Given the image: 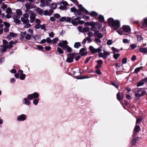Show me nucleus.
<instances>
[{
  "instance_id": "obj_1",
  "label": "nucleus",
  "mask_w": 147,
  "mask_h": 147,
  "mask_svg": "<svg viewBox=\"0 0 147 147\" xmlns=\"http://www.w3.org/2000/svg\"><path fill=\"white\" fill-rule=\"evenodd\" d=\"M3 44L2 47L0 49V51L5 52L6 51L7 49H11L13 46V44H16L17 43V41H11L9 43L6 40H3Z\"/></svg>"
},
{
  "instance_id": "obj_2",
  "label": "nucleus",
  "mask_w": 147,
  "mask_h": 147,
  "mask_svg": "<svg viewBox=\"0 0 147 147\" xmlns=\"http://www.w3.org/2000/svg\"><path fill=\"white\" fill-rule=\"evenodd\" d=\"M108 24L114 30L118 28L120 26V22L118 20H114L112 18L108 19Z\"/></svg>"
},
{
  "instance_id": "obj_3",
  "label": "nucleus",
  "mask_w": 147,
  "mask_h": 147,
  "mask_svg": "<svg viewBox=\"0 0 147 147\" xmlns=\"http://www.w3.org/2000/svg\"><path fill=\"white\" fill-rule=\"evenodd\" d=\"M131 29L128 25H124L118 31V33L120 35H126L130 33Z\"/></svg>"
},
{
  "instance_id": "obj_4",
  "label": "nucleus",
  "mask_w": 147,
  "mask_h": 147,
  "mask_svg": "<svg viewBox=\"0 0 147 147\" xmlns=\"http://www.w3.org/2000/svg\"><path fill=\"white\" fill-rule=\"evenodd\" d=\"M81 19L80 17L74 18V17H72L70 23H71L74 26H77L79 24H84V21L80 20Z\"/></svg>"
},
{
  "instance_id": "obj_5",
  "label": "nucleus",
  "mask_w": 147,
  "mask_h": 147,
  "mask_svg": "<svg viewBox=\"0 0 147 147\" xmlns=\"http://www.w3.org/2000/svg\"><path fill=\"white\" fill-rule=\"evenodd\" d=\"M78 6L79 9H76L75 13V15L76 16L81 15V12L86 14H88V11L83 7L82 5L79 4Z\"/></svg>"
},
{
  "instance_id": "obj_6",
  "label": "nucleus",
  "mask_w": 147,
  "mask_h": 147,
  "mask_svg": "<svg viewBox=\"0 0 147 147\" xmlns=\"http://www.w3.org/2000/svg\"><path fill=\"white\" fill-rule=\"evenodd\" d=\"M146 93V91L142 90L140 88L138 89L135 92V99L136 100H138L140 97L143 96Z\"/></svg>"
},
{
  "instance_id": "obj_7",
  "label": "nucleus",
  "mask_w": 147,
  "mask_h": 147,
  "mask_svg": "<svg viewBox=\"0 0 147 147\" xmlns=\"http://www.w3.org/2000/svg\"><path fill=\"white\" fill-rule=\"evenodd\" d=\"M88 34L89 37H103L106 36L105 34H102L101 31H100V32L98 31H96L93 33L90 30Z\"/></svg>"
},
{
  "instance_id": "obj_8",
  "label": "nucleus",
  "mask_w": 147,
  "mask_h": 147,
  "mask_svg": "<svg viewBox=\"0 0 147 147\" xmlns=\"http://www.w3.org/2000/svg\"><path fill=\"white\" fill-rule=\"evenodd\" d=\"M89 50L91 51V52L92 53H99L101 51L102 49V47L98 49H95L92 46H90L89 47Z\"/></svg>"
},
{
  "instance_id": "obj_9",
  "label": "nucleus",
  "mask_w": 147,
  "mask_h": 147,
  "mask_svg": "<svg viewBox=\"0 0 147 147\" xmlns=\"http://www.w3.org/2000/svg\"><path fill=\"white\" fill-rule=\"evenodd\" d=\"M39 96V94L37 92H35L33 93L28 95L27 96V98L29 100H31L34 98H38Z\"/></svg>"
},
{
  "instance_id": "obj_10",
  "label": "nucleus",
  "mask_w": 147,
  "mask_h": 147,
  "mask_svg": "<svg viewBox=\"0 0 147 147\" xmlns=\"http://www.w3.org/2000/svg\"><path fill=\"white\" fill-rule=\"evenodd\" d=\"M21 19L23 24H25V27L28 28L30 26V24L29 23V20L28 19L21 18Z\"/></svg>"
},
{
  "instance_id": "obj_11",
  "label": "nucleus",
  "mask_w": 147,
  "mask_h": 147,
  "mask_svg": "<svg viewBox=\"0 0 147 147\" xmlns=\"http://www.w3.org/2000/svg\"><path fill=\"white\" fill-rule=\"evenodd\" d=\"M51 0H40L41 3L40 6L41 7H43L45 5L47 6L50 5L49 2L51 1Z\"/></svg>"
},
{
  "instance_id": "obj_12",
  "label": "nucleus",
  "mask_w": 147,
  "mask_h": 147,
  "mask_svg": "<svg viewBox=\"0 0 147 147\" xmlns=\"http://www.w3.org/2000/svg\"><path fill=\"white\" fill-rule=\"evenodd\" d=\"M76 56L75 53H71L67 55V57L66 59V61L68 63H71L73 61L74 57Z\"/></svg>"
},
{
  "instance_id": "obj_13",
  "label": "nucleus",
  "mask_w": 147,
  "mask_h": 147,
  "mask_svg": "<svg viewBox=\"0 0 147 147\" xmlns=\"http://www.w3.org/2000/svg\"><path fill=\"white\" fill-rule=\"evenodd\" d=\"M28 13L30 14V22L31 23H33L35 19L36 15L34 13V12L31 10L28 11Z\"/></svg>"
},
{
  "instance_id": "obj_14",
  "label": "nucleus",
  "mask_w": 147,
  "mask_h": 147,
  "mask_svg": "<svg viewBox=\"0 0 147 147\" xmlns=\"http://www.w3.org/2000/svg\"><path fill=\"white\" fill-rule=\"evenodd\" d=\"M142 28H144L147 27V18H145L143 19L141 22L140 25Z\"/></svg>"
},
{
  "instance_id": "obj_15",
  "label": "nucleus",
  "mask_w": 147,
  "mask_h": 147,
  "mask_svg": "<svg viewBox=\"0 0 147 147\" xmlns=\"http://www.w3.org/2000/svg\"><path fill=\"white\" fill-rule=\"evenodd\" d=\"M71 19V18L69 17H61L59 20V21L61 22H70Z\"/></svg>"
},
{
  "instance_id": "obj_16",
  "label": "nucleus",
  "mask_w": 147,
  "mask_h": 147,
  "mask_svg": "<svg viewBox=\"0 0 147 147\" xmlns=\"http://www.w3.org/2000/svg\"><path fill=\"white\" fill-rule=\"evenodd\" d=\"M27 117V115L23 114L18 116L17 118V119L18 121H22L25 120L26 119Z\"/></svg>"
},
{
  "instance_id": "obj_17",
  "label": "nucleus",
  "mask_w": 147,
  "mask_h": 147,
  "mask_svg": "<svg viewBox=\"0 0 147 147\" xmlns=\"http://www.w3.org/2000/svg\"><path fill=\"white\" fill-rule=\"evenodd\" d=\"M18 72L20 76L19 77L20 79L22 80H24L26 76L25 74H23V71L20 70L18 71Z\"/></svg>"
},
{
  "instance_id": "obj_18",
  "label": "nucleus",
  "mask_w": 147,
  "mask_h": 147,
  "mask_svg": "<svg viewBox=\"0 0 147 147\" xmlns=\"http://www.w3.org/2000/svg\"><path fill=\"white\" fill-rule=\"evenodd\" d=\"M47 41L49 43L52 42V43L54 44L56 43L57 42L58 43V39L57 37H56L54 38L52 41L48 37L47 38Z\"/></svg>"
},
{
  "instance_id": "obj_19",
  "label": "nucleus",
  "mask_w": 147,
  "mask_h": 147,
  "mask_svg": "<svg viewBox=\"0 0 147 147\" xmlns=\"http://www.w3.org/2000/svg\"><path fill=\"white\" fill-rule=\"evenodd\" d=\"M20 16L19 15H15L13 17L14 22L16 24H20V21L19 20Z\"/></svg>"
},
{
  "instance_id": "obj_20",
  "label": "nucleus",
  "mask_w": 147,
  "mask_h": 147,
  "mask_svg": "<svg viewBox=\"0 0 147 147\" xmlns=\"http://www.w3.org/2000/svg\"><path fill=\"white\" fill-rule=\"evenodd\" d=\"M67 42L66 41L63 40L58 43L59 46L62 47L63 49L67 46Z\"/></svg>"
},
{
  "instance_id": "obj_21",
  "label": "nucleus",
  "mask_w": 147,
  "mask_h": 147,
  "mask_svg": "<svg viewBox=\"0 0 147 147\" xmlns=\"http://www.w3.org/2000/svg\"><path fill=\"white\" fill-rule=\"evenodd\" d=\"M26 7V9L25 10V11L26 12H28L29 11V10L32 9L33 8L31 4L30 3H27L25 4V5Z\"/></svg>"
},
{
  "instance_id": "obj_22",
  "label": "nucleus",
  "mask_w": 147,
  "mask_h": 147,
  "mask_svg": "<svg viewBox=\"0 0 147 147\" xmlns=\"http://www.w3.org/2000/svg\"><path fill=\"white\" fill-rule=\"evenodd\" d=\"M80 52L82 56H85L87 54V50L85 48L81 49L80 51Z\"/></svg>"
},
{
  "instance_id": "obj_23",
  "label": "nucleus",
  "mask_w": 147,
  "mask_h": 147,
  "mask_svg": "<svg viewBox=\"0 0 147 147\" xmlns=\"http://www.w3.org/2000/svg\"><path fill=\"white\" fill-rule=\"evenodd\" d=\"M53 12V10L52 9L49 10H46L43 12V15L45 16H50Z\"/></svg>"
},
{
  "instance_id": "obj_24",
  "label": "nucleus",
  "mask_w": 147,
  "mask_h": 147,
  "mask_svg": "<svg viewBox=\"0 0 147 147\" xmlns=\"http://www.w3.org/2000/svg\"><path fill=\"white\" fill-rule=\"evenodd\" d=\"M123 97V95L122 93H120L119 92H118L117 94V99L119 101L122 100Z\"/></svg>"
},
{
  "instance_id": "obj_25",
  "label": "nucleus",
  "mask_w": 147,
  "mask_h": 147,
  "mask_svg": "<svg viewBox=\"0 0 147 147\" xmlns=\"http://www.w3.org/2000/svg\"><path fill=\"white\" fill-rule=\"evenodd\" d=\"M138 47L140 52L144 54H146L147 52V49L146 48H143L140 46Z\"/></svg>"
},
{
  "instance_id": "obj_26",
  "label": "nucleus",
  "mask_w": 147,
  "mask_h": 147,
  "mask_svg": "<svg viewBox=\"0 0 147 147\" xmlns=\"http://www.w3.org/2000/svg\"><path fill=\"white\" fill-rule=\"evenodd\" d=\"M146 82V80L145 79L142 80L139 82L137 84V86L139 87L142 86Z\"/></svg>"
},
{
  "instance_id": "obj_27",
  "label": "nucleus",
  "mask_w": 147,
  "mask_h": 147,
  "mask_svg": "<svg viewBox=\"0 0 147 147\" xmlns=\"http://www.w3.org/2000/svg\"><path fill=\"white\" fill-rule=\"evenodd\" d=\"M88 14H89L91 16L94 17H96L98 15V13L94 11H93L91 13H88Z\"/></svg>"
},
{
  "instance_id": "obj_28",
  "label": "nucleus",
  "mask_w": 147,
  "mask_h": 147,
  "mask_svg": "<svg viewBox=\"0 0 147 147\" xmlns=\"http://www.w3.org/2000/svg\"><path fill=\"white\" fill-rule=\"evenodd\" d=\"M28 99L26 98H24V104L27 105H30V102L28 100Z\"/></svg>"
},
{
  "instance_id": "obj_29",
  "label": "nucleus",
  "mask_w": 147,
  "mask_h": 147,
  "mask_svg": "<svg viewBox=\"0 0 147 147\" xmlns=\"http://www.w3.org/2000/svg\"><path fill=\"white\" fill-rule=\"evenodd\" d=\"M63 49L64 50L66 49L68 52H71L72 51L71 48L68 45L65 46V47L63 48Z\"/></svg>"
},
{
  "instance_id": "obj_30",
  "label": "nucleus",
  "mask_w": 147,
  "mask_h": 147,
  "mask_svg": "<svg viewBox=\"0 0 147 147\" xmlns=\"http://www.w3.org/2000/svg\"><path fill=\"white\" fill-rule=\"evenodd\" d=\"M91 26V28L90 30L94 32L96 31H97L96 30L97 29L96 27L95 26V24L94 23H93V25Z\"/></svg>"
},
{
  "instance_id": "obj_31",
  "label": "nucleus",
  "mask_w": 147,
  "mask_h": 147,
  "mask_svg": "<svg viewBox=\"0 0 147 147\" xmlns=\"http://www.w3.org/2000/svg\"><path fill=\"white\" fill-rule=\"evenodd\" d=\"M36 10L37 12L39 14L41 15L44 12L40 8H37Z\"/></svg>"
},
{
  "instance_id": "obj_32",
  "label": "nucleus",
  "mask_w": 147,
  "mask_h": 147,
  "mask_svg": "<svg viewBox=\"0 0 147 147\" xmlns=\"http://www.w3.org/2000/svg\"><path fill=\"white\" fill-rule=\"evenodd\" d=\"M140 127L138 125H136L134 129V132L135 131L136 133L140 131Z\"/></svg>"
},
{
  "instance_id": "obj_33",
  "label": "nucleus",
  "mask_w": 147,
  "mask_h": 147,
  "mask_svg": "<svg viewBox=\"0 0 147 147\" xmlns=\"http://www.w3.org/2000/svg\"><path fill=\"white\" fill-rule=\"evenodd\" d=\"M98 19L100 22H103L104 20V19L103 16L101 15H100L98 16Z\"/></svg>"
},
{
  "instance_id": "obj_34",
  "label": "nucleus",
  "mask_w": 147,
  "mask_h": 147,
  "mask_svg": "<svg viewBox=\"0 0 147 147\" xmlns=\"http://www.w3.org/2000/svg\"><path fill=\"white\" fill-rule=\"evenodd\" d=\"M81 45L80 42H76L75 43L74 45V47L75 48L78 49L79 48Z\"/></svg>"
},
{
  "instance_id": "obj_35",
  "label": "nucleus",
  "mask_w": 147,
  "mask_h": 147,
  "mask_svg": "<svg viewBox=\"0 0 147 147\" xmlns=\"http://www.w3.org/2000/svg\"><path fill=\"white\" fill-rule=\"evenodd\" d=\"M57 50L58 53L59 54H63V51L61 48L58 47L57 48Z\"/></svg>"
},
{
  "instance_id": "obj_36",
  "label": "nucleus",
  "mask_w": 147,
  "mask_h": 147,
  "mask_svg": "<svg viewBox=\"0 0 147 147\" xmlns=\"http://www.w3.org/2000/svg\"><path fill=\"white\" fill-rule=\"evenodd\" d=\"M16 11L17 14L16 15H19V16L22 15V13L21 10L20 9H18L16 10Z\"/></svg>"
},
{
  "instance_id": "obj_37",
  "label": "nucleus",
  "mask_w": 147,
  "mask_h": 147,
  "mask_svg": "<svg viewBox=\"0 0 147 147\" xmlns=\"http://www.w3.org/2000/svg\"><path fill=\"white\" fill-rule=\"evenodd\" d=\"M94 22H86L84 23V25L86 26H92V25H93V23Z\"/></svg>"
},
{
  "instance_id": "obj_38",
  "label": "nucleus",
  "mask_w": 147,
  "mask_h": 147,
  "mask_svg": "<svg viewBox=\"0 0 147 147\" xmlns=\"http://www.w3.org/2000/svg\"><path fill=\"white\" fill-rule=\"evenodd\" d=\"M143 69V67L141 66L139 67L136 68L135 70V71L136 73H137L141 69Z\"/></svg>"
},
{
  "instance_id": "obj_39",
  "label": "nucleus",
  "mask_w": 147,
  "mask_h": 147,
  "mask_svg": "<svg viewBox=\"0 0 147 147\" xmlns=\"http://www.w3.org/2000/svg\"><path fill=\"white\" fill-rule=\"evenodd\" d=\"M90 29L89 27H86V28H83V32H89V31H90Z\"/></svg>"
},
{
  "instance_id": "obj_40",
  "label": "nucleus",
  "mask_w": 147,
  "mask_h": 147,
  "mask_svg": "<svg viewBox=\"0 0 147 147\" xmlns=\"http://www.w3.org/2000/svg\"><path fill=\"white\" fill-rule=\"evenodd\" d=\"M138 140V138H134L132 142V144L133 145H135L136 141Z\"/></svg>"
},
{
  "instance_id": "obj_41",
  "label": "nucleus",
  "mask_w": 147,
  "mask_h": 147,
  "mask_svg": "<svg viewBox=\"0 0 147 147\" xmlns=\"http://www.w3.org/2000/svg\"><path fill=\"white\" fill-rule=\"evenodd\" d=\"M50 6L51 8L55 9L56 7L57 4L55 3H53L51 4Z\"/></svg>"
},
{
  "instance_id": "obj_42",
  "label": "nucleus",
  "mask_w": 147,
  "mask_h": 147,
  "mask_svg": "<svg viewBox=\"0 0 147 147\" xmlns=\"http://www.w3.org/2000/svg\"><path fill=\"white\" fill-rule=\"evenodd\" d=\"M104 56L105 57V59L107 57L110 55V53L108 51H104L103 53Z\"/></svg>"
},
{
  "instance_id": "obj_43",
  "label": "nucleus",
  "mask_w": 147,
  "mask_h": 147,
  "mask_svg": "<svg viewBox=\"0 0 147 147\" xmlns=\"http://www.w3.org/2000/svg\"><path fill=\"white\" fill-rule=\"evenodd\" d=\"M39 100V99H34L33 101V103L35 105H37L38 103Z\"/></svg>"
},
{
  "instance_id": "obj_44",
  "label": "nucleus",
  "mask_w": 147,
  "mask_h": 147,
  "mask_svg": "<svg viewBox=\"0 0 147 147\" xmlns=\"http://www.w3.org/2000/svg\"><path fill=\"white\" fill-rule=\"evenodd\" d=\"M11 9L10 7H8L6 10V12L7 13L11 14Z\"/></svg>"
},
{
  "instance_id": "obj_45",
  "label": "nucleus",
  "mask_w": 147,
  "mask_h": 147,
  "mask_svg": "<svg viewBox=\"0 0 147 147\" xmlns=\"http://www.w3.org/2000/svg\"><path fill=\"white\" fill-rule=\"evenodd\" d=\"M4 26H5V27L9 28L10 26V24H9L6 22H4Z\"/></svg>"
},
{
  "instance_id": "obj_46",
  "label": "nucleus",
  "mask_w": 147,
  "mask_h": 147,
  "mask_svg": "<svg viewBox=\"0 0 147 147\" xmlns=\"http://www.w3.org/2000/svg\"><path fill=\"white\" fill-rule=\"evenodd\" d=\"M29 17V15L27 13H25L23 15V17L22 18H25L28 19Z\"/></svg>"
},
{
  "instance_id": "obj_47",
  "label": "nucleus",
  "mask_w": 147,
  "mask_h": 147,
  "mask_svg": "<svg viewBox=\"0 0 147 147\" xmlns=\"http://www.w3.org/2000/svg\"><path fill=\"white\" fill-rule=\"evenodd\" d=\"M119 56L120 54L119 53L115 54L113 55V57L115 59H117Z\"/></svg>"
},
{
  "instance_id": "obj_48",
  "label": "nucleus",
  "mask_w": 147,
  "mask_h": 147,
  "mask_svg": "<svg viewBox=\"0 0 147 147\" xmlns=\"http://www.w3.org/2000/svg\"><path fill=\"white\" fill-rule=\"evenodd\" d=\"M101 37H100L101 38ZM100 37H97L95 38V41L96 42L100 43L101 42V40Z\"/></svg>"
},
{
  "instance_id": "obj_49",
  "label": "nucleus",
  "mask_w": 147,
  "mask_h": 147,
  "mask_svg": "<svg viewBox=\"0 0 147 147\" xmlns=\"http://www.w3.org/2000/svg\"><path fill=\"white\" fill-rule=\"evenodd\" d=\"M98 57H102L104 59H105V57L104 56L103 53H101L99 52L98 54Z\"/></svg>"
},
{
  "instance_id": "obj_50",
  "label": "nucleus",
  "mask_w": 147,
  "mask_h": 147,
  "mask_svg": "<svg viewBox=\"0 0 147 147\" xmlns=\"http://www.w3.org/2000/svg\"><path fill=\"white\" fill-rule=\"evenodd\" d=\"M137 47V45L135 44H131L130 45V47L131 49H134Z\"/></svg>"
},
{
  "instance_id": "obj_51",
  "label": "nucleus",
  "mask_w": 147,
  "mask_h": 147,
  "mask_svg": "<svg viewBox=\"0 0 147 147\" xmlns=\"http://www.w3.org/2000/svg\"><path fill=\"white\" fill-rule=\"evenodd\" d=\"M112 84L116 88H118V85L117 83L116 82H113L112 83Z\"/></svg>"
},
{
  "instance_id": "obj_52",
  "label": "nucleus",
  "mask_w": 147,
  "mask_h": 147,
  "mask_svg": "<svg viewBox=\"0 0 147 147\" xmlns=\"http://www.w3.org/2000/svg\"><path fill=\"white\" fill-rule=\"evenodd\" d=\"M112 50L113 51V53H115V52H118L119 51L118 49H116V48H114V47H112L111 48Z\"/></svg>"
},
{
  "instance_id": "obj_53",
  "label": "nucleus",
  "mask_w": 147,
  "mask_h": 147,
  "mask_svg": "<svg viewBox=\"0 0 147 147\" xmlns=\"http://www.w3.org/2000/svg\"><path fill=\"white\" fill-rule=\"evenodd\" d=\"M75 54L76 55V56H75L74 57H75V60L76 61H78V60L80 58V56L79 55H77L76 54Z\"/></svg>"
},
{
  "instance_id": "obj_54",
  "label": "nucleus",
  "mask_w": 147,
  "mask_h": 147,
  "mask_svg": "<svg viewBox=\"0 0 147 147\" xmlns=\"http://www.w3.org/2000/svg\"><path fill=\"white\" fill-rule=\"evenodd\" d=\"M142 120V119L141 118H139L136 120V123H138L141 122Z\"/></svg>"
},
{
  "instance_id": "obj_55",
  "label": "nucleus",
  "mask_w": 147,
  "mask_h": 147,
  "mask_svg": "<svg viewBox=\"0 0 147 147\" xmlns=\"http://www.w3.org/2000/svg\"><path fill=\"white\" fill-rule=\"evenodd\" d=\"M10 35L11 37H16L17 36V34L13 32L10 33Z\"/></svg>"
},
{
  "instance_id": "obj_56",
  "label": "nucleus",
  "mask_w": 147,
  "mask_h": 147,
  "mask_svg": "<svg viewBox=\"0 0 147 147\" xmlns=\"http://www.w3.org/2000/svg\"><path fill=\"white\" fill-rule=\"evenodd\" d=\"M113 43L112 40H109L107 41V44L108 45H111Z\"/></svg>"
},
{
  "instance_id": "obj_57",
  "label": "nucleus",
  "mask_w": 147,
  "mask_h": 147,
  "mask_svg": "<svg viewBox=\"0 0 147 147\" xmlns=\"http://www.w3.org/2000/svg\"><path fill=\"white\" fill-rule=\"evenodd\" d=\"M5 61V59L3 57H1L0 58V64H1L3 63Z\"/></svg>"
},
{
  "instance_id": "obj_58",
  "label": "nucleus",
  "mask_w": 147,
  "mask_h": 147,
  "mask_svg": "<svg viewBox=\"0 0 147 147\" xmlns=\"http://www.w3.org/2000/svg\"><path fill=\"white\" fill-rule=\"evenodd\" d=\"M76 9H77L74 7H72L70 9V10L71 12H74V13H75Z\"/></svg>"
},
{
  "instance_id": "obj_59",
  "label": "nucleus",
  "mask_w": 147,
  "mask_h": 147,
  "mask_svg": "<svg viewBox=\"0 0 147 147\" xmlns=\"http://www.w3.org/2000/svg\"><path fill=\"white\" fill-rule=\"evenodd\" d=\"M73 3H74L76 5H78V3L76 0H70Z\"/></svg>"
},
{
  "instance_id": "obj_60",
  "label": "nucleus",
  "mask_w": 147,
  "mask_h": 147,
  "mask_svg": "<svg viewBox=\"0 0 147 147\" xmlns=\"http://www.w3.org/2000/svg\"><path fill=\"white\" fill-rule=\"evenodd\" d=\"M41 25L40 24H36L35 26V28L36 29H38L40 28Z\"/></svg>"
},
{
  "instance_id": "obj_61",
  "label": "nucleus",
  "mask_w": 147,
  "mask_h": 147,
  "mask_svg": "<svg viewBox=\"0 0 147 147\" xmlns=\"http://www.w3.org/2000/svg\"><path fill=\"white\" fill-rule=\"evenodd\" d=\"M78 30L80 32H83V28L80 26H79L78 27Z\"/></svg>"
},
{
  "instance_id": "obj_62",
  "label": "nucleus",
  "mask_w": 147,
  "mask_h": 147,
  "mask_svg": "<svg viewBox=\"0 0 147 147\" xmlns=\"http://www.w3.org/2000/svg\"><path fill=\"white\" fill-rule=\"evenodd\" d=\"M54 16L55 18H59L60 17V15L58 13L55 14L54 15Z\"/></svg>"
},
{
  "instance_id": "obj_63",
  "label": "nucleus",
  "mask_w": 147,
  "mask_h": 147,
  "mask_svg": "<svg viewBox=\"0 0 147 147\" xmlns=\"http://www.w3.org/2000/svg\"><path fill=\"white\" fill-rule=\"evenodd\" d=\"M7 7V5L3 4L1 7L2 9H6Z\"/></svg>"
},
{
  "instance_id": "obj_64",
  "label": "nucleus",
  "mask_w": 147,
  "mask_h": 147,
  "mask_svg": "<svg viewBox=\"0 0 147 147\" xmlns=\"http://www.w3.org/2000/svg\"><path fill=\"white\" fill-rule=\"evenodd\" d=\"M86 39L88 43H90L92 41V40L91 38L90 37H87Z\"/></svg>"
}]
</instances>
